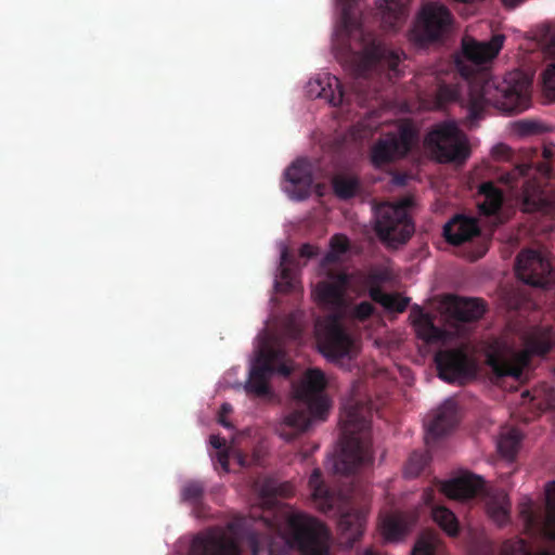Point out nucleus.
Returning a JSON list of instances; mask_svg holds the SVG:
<instances>
[{
	"instance_id": "obj_33",
	"label": "nucleus",
	"mask_w": 555,
	"mask_h": 555,
	"mask_svg": "<svg viewBox=\"0 0 555 555\" xmlns=\"http://www.w3.org/2000/svg\"><path fill=\"white\" fill-rule=\"evenodd\" d=\"M434 521L450 537L459 533V520L454 513L444 506H434L431 509Z\"/></svg>"
},
{
	"instance_id": "obj_20",
	"label": "nucleus",
	"mask_w": 555,
	"mask_h": 555,
	"mask_svg": "<svg viewBox=\"0 0 555 555\" xmlns=\"http://www.w3.org/2000/svg\"><path fill=\"white\" fill-rule=\"evenodd\" d=\"M308 93L310 96L324 99L332 106H338L346 100L340 80L330 74H322L310 80Z\"/></svg>"
},
{
	"instance_id": "obj_11",
	"label": "nucleus",
	"mask_w": 555,
	"mask_h": 555,
	"mask_svg": "<svg viewBox=\"0 0 555 555\" xmlns=\"http://www.w3.org/2000/svg\"><path fill=\"white\" fill-rule=\"evenodd\" d=\"M425 144L441 164H463L470 155L467 137L455 121L435 125L427 133Z\"/></svg>"
},
{
	"instance_id": "obj_34",
	"label": "nucleus",
	"mask_w": 555,
	"mask_h": 555,
	"mask_svg": "<svg viewBox=\"0 0 555 555\" xmlns=\"http://www.w3.org/2000/svg\"><path fill=\"white\" fill-rule=\"evenodd\" d=\"M349 240L344 234H335L332 236L330 241V251L324 256L321 261V267L323 269H330L331 264L338 263L340 261L341 255L346 254L349 250Z\"/></svg>"
},
{
	"instance_id": "obj_30",
	"label": "nucleus",
	"mask_w": 555,
	"mask_h": 555,
	"mask_svg": "<svg viewBox=\"0 0 555 555\" xmlns=\"http://www.w3.org/2000/svg\"><path fill=\"white\" fill-rule=\"evenodd\" d=\"M478 193L485 197V201L479 205L485 215H495L501 209L502 192L493 182L488 181L480 184Z\"/></svg>"
},
{
	"instance_id": "obj_23",
	"label": "nucleus",
	"mask_w": 555,
	"mask_h": 555,
	"mask_svg": "<svg viewBox=\"0 0 555 555\" xmlns=\"http://www.w3.org/2000/svg\"><path fill=\"white\" fill-rule=\"evenodd\" d=\"M483 479L474 474H465L446 481L442 492L450 499L465 500L476 496L483 488Z\"/></svg>"
},
{
	"instance_id": "obj_26",
	"label": "nucleus",
	"mask_w": 555,
	"mask_h": 555,
	"mask_svg": "<svg viewBox=\"0 0 555 555\" xmlns=\"http://www.w3.org/2000/svg\"><path fill=\"white\" fill-rule=\"evenodd\" d=\"M415 518L406 513L387 515L382 524L383 534L387 541H399L411 530Z\"/></svg>"
},
{
	"instance_id": "obj_43",
	"label": "nucleus",
	"mask_w": 555,
	"mask_h": 555,
	"mask_svg": "<svg viewBox=\"0 0 555 555\" xmlns=\"http://www.w3.org/2000/svg\"><path fill=\"white\" fill-rule=\"evenodd\" d=\"M517 129L524 135L534 134L541 131V125L531 120H521L517 122Z\"/></svg>"
},
{
	"instance_id": "obj_3",
	"label": "nucleus",
	"mask_w": 555,
	"mask_h": 555,
	"mask_svg": "<svg viewBox=\"0 0 555 555\" xmlns=\"http://www.w3.org/2000/svg\"><path fill=\"white\" fill-rule=\"evenodd\" d=\"M555 177V145L544 144L530 149L528 162L516 165L501 180L511 189H521V205L526 212L545 211L555 206L542 180Z\"/></svg>"
},
{
	"instance_id": "obj_10",
	"label": "nucleus",
	"mask_w": 555,
	"mask_h": 555,
	"mask_svg": "<svg viewBox=\"0 0 555 555\" xmlns=\"http://www.w3.org/2000/svg\"><path fill=\"white\" fill-rule=\"evenodd\" d=\"M452 26L453 15L444 4L426 2L416 15L410 39L420 47L440 44L449 37Z\"/></svg>"
},
{
	"instance_id": "obj_47",
	"label": "nucleus",
	"mask_w": 555,
	"mask_h": 555,
	"mask_svg": "<svg viewBox=\"0 0 555 555\" xmlns=\"http://www.w3.org/2000/svg\"><path fill=\"white\" fill-rule=\"evenodd\" d=\"M318 255V247L306 243L299 248V256L302 258L311 259Z\"/></svg>"
},
{
	"instance_id": "obj_50",
	"label": "nucleus",
	"mask_w": 555,
	"mask_h": 555,
	"mask_svg": "<svg viewBox=\"0 0 555 555\" xmlns=\"http://www.w3.org/2000/svg\"><path fill=\"white\" fill-rule=\"evenodd\" d=\"M218 462L225 472H229V455L225 451H219Z\"/></svg>"
},
{
	"instance_id": "obj_40",
	"label": "nucleus",
	"mask_w": 555,
	"mask_h": 555,
	"mask_svg": "<svg viewBox=\"0 0 555 555\" xmlns=\"http://www.w3.org/2000/svg\"><path fill=\"white\" fill-rule=\"evenodd\" d=\"M375 312V307L370 301H362L351 309H347L346 314L350 318L363 322L366 321Z\"/></svg>"
},
{
	"instance_id": "obj_21",
	"label": "nucleus",
	"mask_w": 555,
	"mask_h": 555,
	"mask_svg": "<svg viewBox=\"0 0 555 555\" xmlns=\"http://www.w3.org/2000/svg\"><path fill=\"white\" fill-rule=\"evenodd\" d=\"M457 423V409L455 402L447 400L426 425V444L451 431Z\"/></svg>"
},
{
	"instance_id": "obj_22",
	"label": "nucleus",
	"mask_w": 555,
	"mask_h": 555,
	"mask_svg": "<svg viewBox=\"0 0 555 555\" xmlns=\"http://www.w3.org/2000/svg\"><path fill=\"white\" fill-rule=\"evenodd\" d=\"M365 513L360 509H350L341 513L338 519L340 543L346 547H352L361 538L365 527Z\"/></svg>"
},
{
	"instance_id": "obj_35",
	"label": "nucleus",
	"mask_w": 555,
	"mask_h": 555,
	"mask_svg": "<svg viewBox=\"0 0 555 555\" xmlns=\"http://www.w3.org/2000/svg\"><path fill=\"white\" fill-rule=\"evenodd\" d=\"M443 550V544L438 533L424 532L417 539L411 555H438Z\"/></svg>"
},
{
	"instance_id": "obj_4",
	"label": "nucleus",
	"mask_w": 555,
	"mask_h": 555,
	"mask_svg": "<svg viewBox=\"0 0 555 555\" xmlns=\"http://www.w3.org/2000/svg\"><path fill=\"white\" fill-rule=\"evenodd\" d=\"M325 376L318 369L308 370L301 383L294 388L295 406L276 426V434L289 442L310 427L312 420L325 421L330 401L324 393Z\"/></svg>"
},
{
	"instance_id": "obj_1",
	"label": "nucleus",
	"mask_w": 555,
	"mask_h": 555,
	"mask_svg": "<svg viewBox=\"0 0 555 555\" xmlns=\"http://www.w3.org/2000/svg\"><path fill=\"white\" fill-rule=\"evenodd\" d=\"M504 39L503 35H494L490 41L463 40V55L470 65L457 61L456 66L467 81L466 107L472 125L483 117L488 105L508 114L521 113L530 106L532 79L529 75L522 70H513L500 80L492 77L487 68H479L499 54Z\"/></svg>"
},
{
	"instance_id": "obj_37",
	"label": "nucleus",
	"mask_w": 555,
	"mask_h": 555,
	"mask_svg": "<svg viewBox=\"0 0 555 555\" xmlns=\"http://www.w3.org/2000/svg\"><path fill=\"white\" fill-rule=\"evenodd\" d=\"M411 0H384L385 12L384 21L389 23V28H396L401 22L406 5Z\"/></svg>"
},
{
	"instance_id": "obj_32",
	"label": "nucleus",
	"mask_w": 555,
	"mask_h": 555,
	"mask_svg": "<svg viewBox=\"0 0 555 555\" xmlns=\"http://www.w3.org/2000/svg\"><path fill=\"white\" fill-rule=\"evenodd\" d=\"M522 436L518 429L512 428L501 433L498 440V451L502 456L512 461L517 455Z\"/></svg>"
},
{
	"instance_id": "obj_28",
	"label": "nucleus",
	"mask_w": 555,
	"mask_h": 555,
	"mask_svg": "<svg viewBox=\"0 0 555 555\" xmlns=\"http://www.w3.org/2000/svg\"><path fill=\"white\" fill-rule=\"evenodd\" d=\"M416 336L427 344H435L444 338V331L436 326L430 314L420 312L414 320Z\"/></svg>"
},
{
	"instance_id": "obj_7",
	"label": "nucleus",
	"mask_w": 555,
	"mask_h": 555,
	"mask_svg": "<svg viewBox=\"0 0 555 555\" xmlns=\"http://www.w3.org/2000/svg\"><path fill=\"white\" fill-rule=\"evenodd\" d=\"M341 22L352 40H359L361 53L352 56L353 73L358 78H366L374 70H388L389 77L398 76L403 53L388 48L373 33L366 31L350 4L341 11Z\"/></svg>"
},
{
	"instance_id": "obj_45",
	"label": "nucleus",
	"mask_w": 555,
	"mask_h": 555,
	"mask_svg": "<svg viewBox=\"0 0 555 555\" xmlns=\"http://www.w3.org/2000/svg\"><path fill=\"white\" fill-rule=\"evenodd\" d=\"M491 516L500 526H503L508 521V509L503 505L496 506L491 509Z\"/></svg>"
},
{
	"instance_id": "obj_13",
	"label": "nucleus",
	"mask_w": 555,
	"mask_h": 555,
	"mask_svg": "<svg viewBox=\"0 0 555 555\" xmlns=\"http://www.w3.org/2000/svg\"><path fill=\"white\" fill-rule=\"evenodd\" d=\"M417 140V131L410 122L400 124L396 131L386 133L371 147V162L375 167H383L404 157Z\"/></svg>"
},
{
	"instance_id": "obj_17",
	"label": "nucleus",
	"mask_w": 555,
	"mask_h": 555,
	"mask_svg": "<svg viewBox=\"0 0 555 555\" xmlns=\"http://www.w3.org/2000/svg\"><path fill=\"white\" fill-rule=\"evenodd\" d=\"M240 553L236 541L220 529L197 534L190 547V555H240Z\"/></svg>"
},
{
	"instance_id": "obj_6",
	"label": "nucleus",
	"mask_w": 555,
	"mask_h": 555,
	"mask_svg": "<svg viewBox=\"0 0 555 555\" xmlns=\"http://www.w3.org/2000/svg\"><path fill=\"white\" fill-rule=\"evenodd\" d=\"M273 537L269 543V555H287L297 547L302 555H327L330 532L317 518L304 513H292L286 518L288 532L279 518L266 519Z\"/></svg>"
},
{
	"instance_id": "obj_24",
	"label": "nucleus",
	"mask_w": 555,
	"mask_h": 555,
	"mask_svg": "<svg viewBox=\"0 0 555 555\" xmlns=\"http://www.w3.org/2000/svg\"><path fill=\"white\" fill-rule=\"evenodd\" d=\"M450 315L459 322H473L486 313V304L479 298L451 296L448 302Z\"/></svg>"
},
{
	"instance_id": "obj_39",
	"label": "nucleus",
	"mask_w": 555,
	"mask_h": 555,
	"mask_svg": "<svg viewBox=\"0 0 555 555\" xmlns=\"http://www.w3.org/2000/svg\"><path fill=\"white\" fill-rule=\"evenodd\" d=\"M261 495L266 503H273V500L279 496L289 495V486L286 483L276 486L272 481H268L261 488Z\"/></svg>"
},
{
	"instance_id": "obj_41",
	"label": "nucleus",
	"mask_w": 555,
	"mask_h": 555,
	"mask_svg": "<svg viewBox=\"0 0 555 555\" xmlns=\"http://www.w3.org/2000/svg\"><path fill=\"white\" fill-rule=\"evenodd\" d=\"M369 295L373 301L382 305L385 308L387 302L389 304L390 301L391 294L385 293L378 285H372L369 289Z\"/></svg>"
},
{
	"instance_id": "obj_14",
	"label": "nucleus",
	"mask_w": 555,
	"mask_h": 555,
	"mask_svg": "<svg viewBox=\"0 0 555 555\" xmlns=\"http://www.w3.org/2000/svg\"><path fill=\"white\" fill-rule=\"evenodd\" d=\"M515 271L519 280L534 287H546L555 280L552 258L540 250H521L516 258Z\"/></svg>"
},
{
	"instance_id": "obj_53",
	"label": "nucleus",
	"mask_w": 555,
	"mask_h": 555,
	"mask_svg": "<svg viewBox=\"0 0 555 555\" xmlns=\"http://www.w3.org/2000/svg\"><path fill=\"white\" fill-rule=\"evenodd\" d=\"M357 555H376V554L372 548H366L363 552L358 553Z\"/></svg>"
},
{
	"instance_id": "obj_25",
	"label": "nucleus",
	"mask_w": 555,
	"mask_h": 555,
	"mask_svg": "<svg viewBox=\"0 0 555 555\" xmlns=\"http://www.w3.org/2000/svg\"><path fill=\"white\" fill-rule=\"evenodd\" d=\"M308 485L311 490L312 502L319 511L327 513L335 508L339 498L324 483L320 468L313 469Z\"/></svg>"
},
{
	"instance_id": "obj_44",
	"label": "nucleus",
	"mask_w": 555,
	"mask_h": 555,
	"mask_svg": "<svg viewBox=\"0 0 555 555\" xmlns=\"http://www.w3.org/2000/svg\"><path fill=\"white\" fill-rule=\"evenodd\" d=\"M488 250V243L486 241L480 242L475 248L466 253V258L470 261H476L483 257Z\"/></svg>"
},
{
	"instance_id": "obj_15",
	"label": "nucleus",
	"mask_w": 555,
	"mask_h": 555,
	"mask_svg": "<svg viewBox=\"0 0 555 555\" xmlns=\"http://www.w3.org/2000/svg\"><path fill=\"white\" fill-rule=\"evenodd\" d=\"M435 363L438 376L447 383L463 384L476 375V364L463 349L440 350Z\"/></svg>"
},
{
	"instance_id": "obj_12",
	"label": "nucleus",
	"mask_w": 555,
	"mask_h": 555,
	"mask_svg": "<svg viewBox=\"0 0 555 555\" xmlns=\"http://www.w3.org/2000/svg\"><path fill=\"white\" fill-rule=\"evenodd\" d=\"M375 231L388 246L405 244L414 233V224L402 205L383 203L375 208Z\"/></svg>"
},
{
	"instance_id": "obj_38",
	"label": "nucleus",
	"mask_w": 555,
	"mask_h": 555,
	"mask_svg": "<svg viewBox=\"0 0 555 555\" xmlns=\"http://www.w3.org/2000/svg\"><path fill=\"white\" fill-rule=\"evenodd\" d=\"M429 459L430 457L427 451H414L411 453L404 467V476L406 478L417 477L427 466Z\"/></svg>"
},
{
	"instance_id": "obj_31",
	"label": "nucleus",
	"mask_w": 555,
	"mask_h": 555,
	"mask_svg": "<svg viewBox=\"0 0 555 555\" xmlns=\"http://www.w3.org/2000/svg\"><path fill=\"white\" fill-rule=\"evenodd\" d=\"M332 186L335 195L344 201L354 197L360 191L361 184L357 177L348 175H336L332 179Z\"/></svg>"
},
{
	"instance_id": "obj_9",
	"label": "nucleus",
	"mask_w": 555,
	"mask_h": 555,
	"mask_svg": "<svg viewBox=\"0 0 555 555\" xmlns=\"http://www.w3.org/2000/svg\"><path fill=\"white\" fill-rule=\"evenodd\" d=\"M275 373L285 377L292 374V367L286 362V353L280 346L263 344L249 371L245 385L246 392L256 397L271 395L269 383Z\"/></svg>"
},
{
	"instance_id": "obj_46",
	"label": "nucleus",
	"mask_w": 555,
	"mask_h": 555,
	"mask_svg": "<svg viewBox=\"0 0 555 555\" xmlns=\"http://www.w3.org/2000/svg\"><path fill=\"white\" fill-rule=\"evenodd\" d=\"M230 403H223L218 413V422L225 428H231L232 424L227 420V416L232 412Z\"/></svg>"
},
{
	"instance_id": "obj_8",
	"label": "nucleus",
	"mask_w": 555,
	"mask_h": 555,
	"mask_svg": "<svg viewBox=\"0 0 555 555\" xmlns=\"http://www.w3.org/2000/svg\"><path fill=\"white\" fill-rule=\"evenodd\" d=\"M553 341L548 328H534L524 337V349L505 353L493 350L487 356V364L498 377L511 376L519 379L524 369L533 356H545L552 349Z\"/></svg>"
},
{
	"instance_id": "obj_54",
	"label": "nucleus",
	"mask_w": 555,
	"mask_h": 555,
	"mask_svg": "<svg viewBox=\"0 0 555 555\" xmlns=\"http://www.w3.org/2000/svg\"><path fill=\"white\" fill-rule=\"evenodd\" d=\"M241 465H245L244 460L242 456H238Z\"/></svg>"
},
{
	"instance_id": "obj_51",
	"label": "nucleus",
	"mask_w": 555,
	"mask_h": 555,
	"mask_svg": "<svg viewBox=\"0 0 555 555\" xmlns=\"http://www.w3.org/2000/svg\"><path fill=\"white\" fill-rule=\"evenodd\" d=\"M522 0H502L503 4L508 8H515L518 5Z\"/></svg>"
},
{
	"instance_id": "obj_52",
	"label": "nucleus",
	"mask_w": 555,
	"mask_h": 555,
	"mask_svg": "<svg viewBox=\"0 0 555 555\" xmlns=\"http://www.w3.org/2000/svg\"><path fill=\"white\" fill-rule=\"evenodd\" d=\"M393 180H395L396 184H399V185H403L404 184V177L403 176H399L398 175V176L395 177Z\"/></svg>"
},
{
	"instance_id": "obj_16",
	"label": "nucleus",
	"mask_w": 555,
	"mask_h": 555,
	"mask_svg": "<svg viewBox=\"0 0 555 555\" xmlns=\"http://www.w3.org/2000/svg\"><path fill=\"white\" fill-rule=\"evenodd\" d=\"M545 493L546 504L543 518L534 512L531 500H526L519 505V515L527 531L539 532L555 541V480L546 485Z\"/></svg>"
},
{
	"instance_id": "obj_19",
	"label": "nucleus",
	"mask_w": 555,
	"mask_h": 555,
	"mask_svg": "<svg viewBox=\"0 0 555 555\" xmlns=\"http://www.w3.org/2000/svg\"><path fill=\"white\" fill-rule=\"evenodd\" d=\"M443 236L449 244L459 246L480 236V228L476 218L456 215L443 227Z\"/></svg>"
},
{
	"instance_id": "obj_48",
	"label": "nucleus",
	"mask_w": 555,
	"mask_h": 555,
	"mask_svg": "<svg viewBox=\"0 0 555 555\" xmlns=\"http://www.w3.org/2000/svg\"><path fill=\"white\" fill-rule=\"evenodd\" d=\"M492 153L496 158H507L511 155V149L505 144H498L493 147Z\"/></svg>"
},
{
	"instance_id": "obj_27",
	"label": "nucleus",
	"mask_w": 555,
	"mask_h": 555,
	"mask_svg": "<svg viewBox=\"0 0 555 555\" xmlns=\"http://www.w3.org/2000/svg\"><path fill=\"white\" fill-rule=\"evenodd\" d=\"M206 485L201 480H188L180 489V500L190 505L197 517L205 515Z\"/></svg>"
},
{
	"instance_id": "obj_18",
	"label": "nucleus",
	"mask_w": 555,
	"mask_h": 555,
	"mask_svg": "<svg viewBox=\"0 0 555 555\" xmlns=\"http://www.w3.org/2000/svg\"><path fill=\"white\" fill-rule=\"evenodd\" d=\"M285 179L292 184L286 191L295 199H305L310 195L313 184L312 166L307 159L295 160L286 170Z\"/></svg>"
},
{
	"instance_id": "obj_42",
	"label": "nucleus",
	"mask_w": 555,
	"mask_h": 555,
	"mask_svg": "<svg viewBox=\"0 0 555 555\" xmlns=\"http://www.w3.org/2000/svg\"><path fill=\"white\" fill-rule=\"evenodd\" d=\"M408 306H409L408 298L391 294L390 301H389V304L387 302V306L385 307V309H387L389 311H396V312L401 313L408 308Z\"/></svg>"
},
{
	"instance_id": "obj_2",
	"label": "nucleus",
	"mask_w": 555,
	"mask_h": 555,
	"mask_svg": "<svg viewBox=\"0 0 555 555\" xmlns=\"http://www.w3.org/2000/svg\"><path fill=\"white\" fill-rule=\"evenodd\" d=\"M326 270V280L317 284L314 294L320 305L332 311L324 322L317 324V344L320 352L328 360L336 361L349 354L352 339L341 324L346 315V288L350 275L344 270Z\"/></svg>"
},
{
	"instance_id": "obj_29",
	"label": "nucleus",
	"mask_w": 555,
	"mask_h": 555,
	"mask_svg": "<svg viewBox=\"0 0 555 555\" xmlns=\"http://www.w3.org/2000/svg\"><path fill=\"white\" fill-rule=\"evenodd\" d=\"M294 257L287 248L281 253V261L279 267V279L275 281V289L278 292H291L294 288L295 272L293 270Z\"/></svg>"
},
{
	"instance_id": "obj_36",
	"label": "nucleus",
	"mask_w": 555,
	"mask_h": 555,
	"mask_svg": "<svg viewBox=\"0 0 555 555\" xmlns=\"http://www.w3.org/2000/svg\"><path fill=\"white\" fill-rule=\"evenodd\" d=\"M437 88L435 89V99L439 107L449 103H457L462 101L461 88L457 83H447L435 77Z\"/></svg>"
},
{
	"instance_id": "obj_5",
	"label": "nucleus",
	"mask_w": 555,
	"mask_h": 555,
	"mask_svg": "<svg viewBox=\"0 0 555 555\" xmlns=\"http://www.w3.org/2000/svg\"><path fill=\"white\" fill-rule=\"evenodd\" d=\"M341 450L334 463L335 472L351 475L373 463L371 410L360 402H348L341 412Z\"/></svg>"
},
{
	"instance_id": "obj_49",
	"label": "nucleus",
	"mask_w": 555,
	"mask_h": 555,
	"mask_svg": "<svg viewBox=\"0 0 555 555\" xmlns=\"http://www.w3.org/2000/svg\"><path fill=\"white\" fill-rule=\"evenodd\" d=\"M209 442L212 448L222 451L221 449L225 446V440L219 436L211 435L209 438Z\"/></svg>"
}]
</instances>
